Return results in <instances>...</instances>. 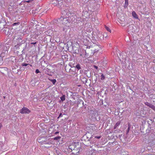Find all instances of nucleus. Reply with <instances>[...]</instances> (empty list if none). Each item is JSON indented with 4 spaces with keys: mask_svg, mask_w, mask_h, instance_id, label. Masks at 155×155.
Here are the masks:
<instances>
[{
    "mask_svg": "<svg viewBox=\"0 0 155 155\" xmlns=\"http://www.w3.org/2000/svg\"><path fill=\"white\" fill-rule=\"evenodd\" d=\"M76 68H77L78 70L80 69L81 68V66L80 64H78L76 66Z\"/></svg>",
    "mask_w": 155,
    "mask_h": 155,
    "instance_id": "nucleus-8",
    "label": "nucleus"
},
{
    "mask_svg": "<svg viewBox=\"0 0 155 155\" xmlns=\"http://www.w3.org/2000/svg\"><path fill=\"white\" fill-rule=\"evenodd\" d=\"M3 63V60L2 58H0V65H1Z\"/></svg>",
    "mask_w": 155,
    "mask_h": 155,
    "instance_id": "nucleus-16",
    "label": "nucleus"
},
{
    "mask_svg": "<svg viewBox=\"0 0 155 155\" xmlns=\"http://www.w3.org/2000/svg\"><path fill=\"white\" fill-rule=\"evenodd\" d=\"M29 64H27L25 63H23L22 64V66H27L28 65H29Z\"/></svg>",
    "mask_w": 155,
    "mask_h": 155,
    "instance_id": "nucleus-17",
    "label": "nucleus"
},
{
    "mask_svg": "<svg viewBox=\"0 0 155 155\" xmlns=\"http://www.w3.org/2000/svg\"><path fill=\"white\" fill-rule=\"evenodd\" d=\"M2 127V123H0V129Z\"/></svg>",
    "mask_w": 155,
    "mask_h": 155,
    "instance_id": "nucleus-23",
    "label": "nucleus"
},
{
    "mask_svg": "<svg viewBox=\"0 0 155 155\" xmlns=\"http://www.w3.org/2000/svg\"><path fill=\"white\" fill-rule=\"evenodd\" d=\"M51 81L52 82L53 84H54L56 83V81L55 79L51 80Z\"/></svg>",
    "mask_w": 155,
    "mask_h": 155,
    "instance_id": "nucleus-12",
    "label": "nucleus"
},
{
    "mask_svg": "<svg viewBox=\"0 0 155 155\" xmlns=\"http://www.w3.org/2000/svg\"><path fill=\"white\" fill-rule=\"evenodd\" d=\"M144 104L147 106H148L150 108H151L152 106H153V105L152 104H151L147 102H146L144 103Z\"/></svg>",
    "mask_w": 155,
    "mask_h": 155,
    "instance_id": "nucleus-6",
    "label": "nucleus"
},
{
    "mask_svg": "<svg viewBox=\"0 0 155 155\" xmlns=\"http://www.w3.org/2000/svg\"><path fill=\"white\" fill-rule=\"evenodd\" d=\"M38 142L41 143V144H48L50 145V146H44V147H45L48 148L51 146L52 143L51 141H41V139L40 138H38Z\"/></svg>",
    "mask_w": 155,
    "mask_h": 155,
    "instance_id": "nucleus-2",
    "label": "nucleus"
},
{
    "mask_svg": "<svg viewBox=\"0 0 155 155\" xmlns=\"http://www.w3.org/2000/svg\"><path fill=\"white\" fill-rule=\"evenodd\" d=\"M40 72L39 70L38 69H36L35 71V73L36 74H38Z\"/></svg>",
    "mask_w": 155,
    "mask_h": 155,
    "instance_id": "nucleus-20",
    "label": "nucleus"
},
{
    "mask_svg": "<svg viewBox=\"0 0 155 155\" xmlns=\"http://www.w3.org/2000/svg\"><path fill=\"white\" fill-rule=\"evenodd\" d=\"M151 108L155 111V106L153 105Z\"/></svg>",
    "mask_w": 155,
    "mask_h": 155,
    "instance_id": "nucleus-19",
    "label": "nucleus"
},
{
    "mask_svg": "<svg viewBox=\"0 0 155 155\" xmlns=\"http://www.w3.org/2000/svg\"><path fill=\"white\" fill-rule=\"evenodd\" d=\"M25 1L27 2H29L31 1H32L33 0H24Z\"/></svg>",
    "mask_w": 155,
    "mask_h": 155,
    "instance_id": "nucleus-18",
    "label": "nucleus"
},
{
    "mask_svg": "<svg viewBox=\"0 0 155 155\" xmlns=\"http://www.w3.org/2000/svg\"><path fill=\"white\" fill-rule=\"evenodd\" d=\"M94 67L96 69H97V66H94Z\"/></svg>",
    "mask_w": 155,
    "mask_h": 155,
    "instance_id": "nucleus-25",
    "label": "nucleus"
},
{
    "mask_svg": "<svg viewBox=\"0 0 155 155\" xmlns=\"http://www.w3.org/2000/svg\"><path fill=\"white\" fill-rule=\"evenodd\" d=\"M59 21L63 25L67 26L69 24V19L68 18H64L61 17L59 19Z\"/></svg>",
    "mask_w": 155,
    "mask_h": 155,
    "instance_id": "nucleus-1",
    "label": "nucleus"
},
{
    "mask_svg": "<svg viewBox=\"0 0 155 155\" xmlns=\"http://www.w3.org/2000/svg\"><path fill=\"white\" fill-rule=\"evenodd\" d=\"M20 24L19 22H15L12 24V25L13 26H14L15 25H18Z\"/></svg>",
    "mask_w": 155,
    "mask_h": 155,
    "instance_id": "nucleus-11",
    "label": "nucleus"
},
{
    "mask_svg": "<svg viewBox=\"0 0 155 155\" xmlns=\"http://www.w3.org/2000/svg\"><path fill=\"white\" fill-rule=\"evenodd\" d=\"M117 127H116V125H115L114 127V129H116Z\"/></svg>",
    "mask_w": 155,
    "mask_h": 155,
    "instance_id": "nucleus-26",
    "label": "nucleus"
},
{
    "mask_svg": "<svg viewBox=\"0 0 155 155\" xmlns=\"http://www.w3.org/2000/svg\"><path fill=\"white\" fill-rule=\"evenodd\" d=\"M30 112V110L26 107H23L20 110L21 114H29Z\"/></svg>",
    "mask_w": 155,
    "mask_h": 155,
    "instance_id": "nucleus-3",
    "label": "nucleus"
},
{
    "mask_svg": "<svg viewBox=\"0 0 155 155\" xmlns=\"http://www.w3.org/2000/svg\"><path fill=\"white\" fill-rule=\"evenodd\" d=\"M105 78V77L104 76V75L103 74H102L101 75V80H104Z\"/></svg>",
    "mask_w": 155,
    "mask_h": 155,
    "instance_id": "nucleus-14",
    "label": "nucleus"
},
{
    "mask_svg": "<svg viewBox=\"0 0 155 155\" xmlns=\"http://www.w3.org/2000/svg\"><path fill=\"white\" fill-rule=\"evenodd\" d=\"M98 51V50H97V51H96V50H94V51H95V52L96 51Z\"/></svg>",
    "mask_w": 155,
    "mask_h": 155,
    "instance_id": "nucleus-29",
    "label": "nucleus"
},
{
    "mask_svg": "<svg viewBox=\"0 0 155 155\" xmlns=\"http://www.w3.org/2000/svg\"><path fill=\"white\" fill-rule=\"evenodd\" d=\"M43 29H44V28H41V30H43Z\"/></svg>",
    "mask_w": 155,
    "mask_h": 155,
    "instance_id": "nucleus-27",
    "label": "nucleus"
},
{
    "mask_svg": "<svg viewBox=\"0 0 155 155\" xmlns=\"http://www.w3.org/2000/svg\"><path fill=\"white\" fill-rule=\"evenodd\" d=\"M60 98L62 101H64L65 100V96L64 95H63Z\"/></svg>",
    "mask_w": 155,
    "mask_h": 155,
    "instance_id": "nucleus-10",
    "label": "nucleus"
},
{
    "mask_svg": "<svg viewBox=\"0 0 155 155\" xmlns=\"http://www.w3.org/2000/svg\"><path fill=\"white\" fill-rule=\"evenodd\" d=\"M61 138V137H55L54 138V140H58L60 139Z\"/></svg>",
    "mask_w": 155,
    "mask_h": 155,
    "instance_id": "nucleus-13",
    "label": "nucleus"
},
{
    "mask_svg": "<svg viewBox=\"0 0 155 155\" xmlns=\"http://www.w3.org/2000/svg\"><path fill=\"white\" fill-rule=\"evenodd\" d=\"M120 122L119 121L117 122L115 125H116V127H117L118 126H119L120 125Z\"/></svg>",
    "mask_w": 155,
    "mask_h": 155,
    "instance_id": "nucleus-15",
    "label": "nucleus"
},
{
    "mask_svg": "<svg viewBox=\"0 0 155 155\" xmlns=\"http://www.w3.org/2000/svg\"><path fill=\"white\" fill-rule=\"evenodd\" d=\"M57 128V129H58V127H59L58 126H57V127H56Z\"/></svg>",
    "mask_w": 155,
    "mask_h": 155,
    "instance_id": "nucleus-28",
    "label": "nucleus"
},
{
    "mask_svg": "<svg viewBox=\"0 0 155 155\" xmlns=\"http://www.w3.org/2000/svg\"><path fill=\"white\" fill-rule=\"evenodd\" d=\"M84 54H80V56H82L83 58H85L86 57V51H84Z\"/></svg>",
    "mask_w": 155,
    "mask_h": 155,
    "instance_id": "nucleus-7",
    "label": "nucleus"
},
{
    "mask_svg": "<svg viewBox=\"0 0 155 155\" xmlns=\"http://www.w3.org/2000/svg\"><path fill=\"white\" fill-rule=\"evenodd\" d=\"M101 137V136H96L95 137V138H97V139H100Z\"/></svg>",
    "mask_w": 155,
    "mask_h": 155,
    "instance_id": "nucleus-22",
    "label": "nucleus"
},
{
    "mask_svg": "<svg viewBox=\"0 0 155 155\" xmlns=\"http://www.w3.org/2000/svg\"><path fill=\"white\" fill-rule=\"evenodd\" d=\"M33 44H34V43H33ZM32 44H33V43H32Z\"/></svg>",
    "mask_w": 155,
    "mask_h": 155,
    "instance_id": "nucleus-33",
    "label": "nucleus"
},
{
    "mask_svg": "<svg viewBox=\"0 0 155 155\" xmlns=\"http://www.w3.org/2000/svg\"><path fill=\"white\" fill-rule=\"evenodd\" d=\"M30 65L31 66H32V65H31V64H30Z\"/></svg>",
    "mask_w": 155,
    "mask_h": 155,
    "instance_id": "nucleus-30",
    "label": "nucleus"
},
{
    "mask_svg": "<svg viewBox=\"0 0 155 155\" xmlns=\"http://www.w3.org/2000/svg\"><path fill=\"white\" fill-rule=\"evenodd\" d=\"M125 4H126L127 5L128 4V0H125Z\"/></svg>",
    "mask_w": 155,
    "mask_h": 155,
    "instance_id": "nucleus-21",
    "label": "nucleus"
},
{
    "mask_svg": "<svg viewBox=\"0 0 155 155\" xmlns=\"http://www.w3.org/2000/svg\"><path fill=\"white\" fill-rule=\"evenodd\" d=\"M105 28H106V29L109 32H111V30L108 27L106 26H105Z\"/></svg>",
    "mask_w": 155,
    "mask_h": 155,
    "instance_id": "nucleus-9",
    "label": "nucleus"
},
{
    "mask_svg": "<svg viewBox=\"0 0 155 155\" xmlns=\"http://www.w3.org/2000/svg\"><path fill=\"white\" fill-rule=\"evenodd\" d=\"M36 43V42H35V43H34V44H35Z\"/></svg>",
    "mask_w": 155,
    "mask_h": 155,
    "instance_id": "nucleus-32",
    "label": "nucleus"
},
{
    "mask_svg": "<svg viewBox=\"0 0 155 155\" xmlns=\"http://www.w3.org/2000/svg\"><path fill=\"white\" fill-rule=\"evenodd\" d=\"M59 133V131H57L56 132H55L54 134H58Z\"/></svg>",
    "mask_w": 155,
    "mask_h": 155,
    "instance_id": "nucleus-24",
    "label": "nucleus"
},
{
    "mask_svg": "<svg viewBox=\"0 0 155 155\" xmlns=\"http://www.w3.org/2000/svg\"><path fill=\"white\" fill-rule=\"evenodd\" d=\"M132 15L133 17L137 19H138V16L137 15L136 13L134 11H133L132 12Z\"/></svg>",
    "mask_w": 155,
    "mask_h": 155,
    "instance_id": "nucleus-5",
    "label": "nucleus"
},
{
    "mask_svg": "<svg viewBox=\"0 0 155 155\" xmlns=\"http://www.w3.org/2000/svg\"><path fill=\"white\" fill-rule=\"evenodd\" d=\"M51 3L54 5H57L59 4V2H61V0H51Z\"/></svg>",
    "mask_w": 155,
    "mask_h": 155,
    "instance_id": "nucleus-4",
    "label": "nucleus"
},
{
    "mask_svg": "<svg viewBox=\"0 0 155 155\" xmlns=\"http://www.w3.org/2000/svg\"><path fill=\"white\" fill-rule=\"evenodd\" d=\"M136 115H138L137 114V113H136Z\"/></svg>",
    "mask_w": 155,
    "mask_h": 155,
    "instance_id": "nucleus-31",
    "label": "nucleus"
}]
</instances>
